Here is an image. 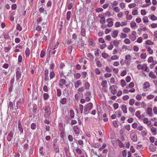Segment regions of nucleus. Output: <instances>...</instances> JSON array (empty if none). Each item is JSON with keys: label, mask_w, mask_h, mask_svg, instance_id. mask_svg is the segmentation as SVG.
<instances>
[{"label": "nucleus", "mask_w": 157, "mask_h": 157, "mask_svg": "<svg viewBox=\"0 0 157 157\" xmlns=\"http://www.w3.org/2000/svg\"><path fill=\"white\" fill-rule=\"evenodd\" d=\"M14 134V132L13 131H11L9 133L8 135L7 140L8 141H10L12 139Z\"/></svg>", "instance_id": "9b49d317"}, {"label": "nucleus", "mask_w": 157, "mask_h": 157, "mask_svg": "<svg viewBox=\"0 0 157 157\" xmlns=\"http://www.w3.org/2000/svg\"><path fill=\"white\" fill-rule=\"evenodd\" d=\"M118 34V31L117 30H115L113 31L112 33H111V36H112L114 38H115L116 37Z\"/></svg>", "instance_id": "a878e982"}, {"label": "nucleus", "mask_w": 157, "mask_h": 157, "mask_svg": "<svg viewBox=\"0 0 157 157\" xmlns=\"http://www.w3.org/2000/svg\"><path fill=\"white\" fill-rule=\"evenodd\" d=\"M147 56V55L146 53H141L140 57V58L143 59H145Z\"/></svg>", "instance_id": "37998d69"}, {"label": "nucleus", "mask_w": 157, "mask_h": 157, "mask_svg": "<svg viewBox=\"0 0 157 157\" xmlns=\"http://www.w3.org/2000/svg\"><path fill=\"white\" fill-rule=\"evenodd\" d=\"M124 43L127 44H129L131 43L130 40L128 38H126L124 40Z\"/></svg>", "instance_id": "a19ab883"}, {"label": "nucleus", "mask_w": 157, "mask_h": 157, "mask_svg": "<svg viewBox=\"0 0 157 157\" xmlns=\"http://www.w3.org/2000/svg\"><path fill=\"white\" fill-rule=\"evenodd\" d=\"M149 76L152 79H155L156 78V76L152 71H151L149 74Z\"/></svg>", "instance_id": "412c9836"}, {"label": "nucleus", "mask_w": 157, "mask_h": 157, "mask_svg": "<svg viewBox=\"0 0 157 157\" xmlns=\"http://www.w3.org/2000/svg\"><path fill=\"white\" fill-rule=\"evenodd\" d=\"M81 74L79 73H77L74 75V76L76 79L79 78L81 77Z\"/></svg>", "instance_id": "72a5a7b5"}, {"label": "nucleus", "mask_w": 157, "mask_h": 157, "mask_svg": "<svg viewBox=\"0 0 157 157\" xmlns=\"http://www.w3.org/2000/svg\"><path fill=\"white\" fill-rule=\"evenodd\" d=\"M146 113L147 115H148L152 117L153 115V113L152 108L150 107L147 108L146 110Z\"/></svg>", "instance_id": "9d476101"}, {"label": "nucleus", "mask_w": 157, "mask_h": 157, "mask_svg": "<svg viewBox=\"0 0 157 157\" xmlns=\"http://www.w3.org/2000/svg\"><path fill=\"white\" fill-rule=\"evenodd\" d=\"M121 84L122 87H124L126 85V83L124 80L122 79L121 80Z\"/></svg>", "instance_id": "bf43d9fd"}, {"label": "nucleus", "mask_w": 157, "mask_h": 157, "mask_svg": "<svg viewBox=\"0 0 157 157\" xmlns=\"http://www.w3.org/2000/svg\"><path fill=\"white\" fill-rule=\"evenodd\" d=\"M113 19L111 18H109L106 19V21L108 23L107 26L108 27H112L113 24V22L112 21Z\"/></svg>", "instance_id": "423d86ee"}, {"label": "nucleus", "mask_w": 157, "mask_h": 157, "mask_svg": "<svg viewBox=\"0 0 157 157\" xmlns=\"http://www.w3.org/2000/svg\"><path fill=\"white\" fill-rule=\"evenodd\" d=\"M130 31V29L129 28L127 27H125L123 29V31L126 33H127L129 32Z\"/></svg>", "instance_id": "4c0bfd02"}, {"label": "nucleus", "mask_w": 157, "mask_h": 157, "mask_svg": "<svg viewBox=\"0 0 157 157\" xmlns=\"http://www.w3.org/2000/svg\"><path fill=\"white\" fill-rule=\"evenodd\" d=\"M136 116L139 119L141 118V117L140 115V112L139 111H137L135 113Z\"/></svg>", "instance_id": "c85d7f7f"}, {"label": "nucleus", "mask_w": 157, "mask_h": 157, "mask_svg": "<svg viewBox=\"0 0 157 157\" xmlns=\"http://www.w3.org/2000/svg\"><path fill=\"white\" fill-rule=\"evenodd\" d=\"M113 126L116 128L118 127L117 122L116 121H114L113 123Z\"/></svg>", "instance_id": "774afa93"}, {"label": "nucleus", "mask_w": 157, "mask_h": 157, "mask_svg": "<svg viewBox=\"0 0 157 157\" xmlns=\"http://www.w3.org/2000/svg\"><path fill=\"white\" fill-rule=\"evenodd\" d=\"M125 62L127 64L129 65L132 58L131 56L129 54H127L125 56Z\"/></svg>", "instance_id": "39448f33"}, {"label": "nucleus", "mask_w": 157, "mask_h": 157, "mask_svg": "<svg viewBox=\"0 0 157 157\" xmlns=\"http://www.w3.org/2000/svg\"><path fill=\"white\" fill-rule=\"evenodd\" d=\"M100 51L99 49H97L96 51H95L94 55L96 56H99Z\"/></svg>", "instance_id": "864d4df0"}, {"label": "nucleus", "mask_w": 157, "mask_h": 157, "mask_svg": "<svg viewBox=\"0 0 157 157\" xmlns=\"http://www.w3.org/2000/svg\"><path fill=\"white\" fill-rule=\"evenodd\" d=\"M18 128L19 130L21 132L20 134H21L22 133L23 134V130L22 128V125L20 122H19L18 124Z\"/></svg>", "instance_id": "6ab92c4d"}, {"label": "nucleus", "mask_w": 157, "mask_h": 157, "mask_svg": "<svg viewBox=\"0 0 157 157\" xmlns=\"http://www.w3.org/2000/svg\"><path fill=\"white\" fill-rule=\"evenodd\" d=\"M113 88H115V86L114 85L111 86L109 88V90L112 94H115L117 93V91L115 89H113Z\"/></svg>", "instance_id": "f8f14e48"}, {"label": "nucleus", "mask_w": 157, "mask_h": 157, "mask_svg": "<svg viewBox=\"0 0 157 157\" xmlns=\"http://www.w3.org/2000/svg\"><path fill=\"white\" fill-rule=\"evenodd\" d=\"M145 48H146L147 52L150 54H152L153 52V50L151 49L150 46H145Z\"/></svg>", "instance_id": "f3484780"}, {"label": "nucleus", "mask_w": 157, "mask_h": 157, "mask_svg": "<svg viewBox=\"0 0 157 157\" xmlns=\"http://www.w3.org/2000/svg\"><path fill=\"white\" fill-rule=\"evenodd\" d=\"M23 105V101L22 99H20L17 102V107L19 108L21 105Z\"/></svg>", "instance_id": "a211bd4d"}, {"label": "nucleus", "mask_w": 157, "mask_h": 157, "mask_svg": "<svg viewBox=\"0 0 157 157\" xmlns=\"http://www.w3.org/2000/svg\"><path fill=\"white\" fill-rule=\"evenodd\" d=\"M130 25L131 27L132 28H134L136 26V24L134 21H132L130 23Z\"/></svg>", "instance_id": "79ce46f5"}, {"label": "nucleus", "mask_w": 157, "mask_h": 157, "mask_svg": "<svg viewBox=\"0 0 157 157\" xmlns=\"http://www.w3.org/2000/svg\"><path fill=\"white\" fill-rule=\"evenodd\" d=\"M136 6V4L135 3H132L129 4L128 7L129 8L131 9L132 8L135 7Z\"/></svg>", "instance_id": "a18cd8bd"}, {"label": "nucleus", "mask_w": 157, "mask_h": 157, "mask_svg": "<svg viewBox=\"0 0 157 157\" xmlns=\"http://www.w3.org/2000/svg\"><path fill=\"white\" fill-rule=\"evenodd\" d=\"M135 103V100L133 99H131L129 100V104L131 105H133Z\"/></svg>", "instance_id": "052dcab7"}, {"label": "nucleus", "mask_w": 157, "mask_h": 157, "mask_svg": "<svg viewBox=\"0 0 157 157\" xmlns=\"http://www.w3.org/2000/svg\"><path fill=\"white\" fill-rule=\"evenodd\" d=\"M150 18L152 21H156L157 20V17L154 15H152L150 16Z\"/></svg>", "instance_id": "c9c22d12"}, {"label": "nucleus", "mask_w": 157, "mask_h": 157, "mask_svg": "<svg viewBox=\"0 0 157 157\" xmlns=\"http://www.w3.org/2000/svg\"><path fill=\"white\" fill-rule=\"evenodd\" d=\"M136 32L133 31L132 32L131 34L129 36V38L132 41H133L136 40Z\"/></svg>", "instance_id": "20e7f679"}, {"label": "nucleus", "mask_w": 157, "mask_h": 157, "mask_svg": "<svg viewBox=\"0 0 157 157\" xmlns=\"http://www.w3.org/2000/svg\"><path fill=\"white\" fill-rule=\"evenodd\" d=\"M8 109L11 110H12L14 109L13 104L12 102L10 101L8 105Z\"/></svg>", "instance_id": "393cba45"}, {"label": "nucleus", "mask_w": 157, "mask_h": 157, "mask_svg": "<svg viewBox=\"0 0 157 157\" xmlns=\"http://www.w3.org/2000/svg\"><path fill=\"white\" fill-rule=\"evenodd\" d=\"M137 68L138 70H144L146 72H148L149 69L147 65L144 63L143 64H139L137 65Z\"/></svg>", "instance_id": "f257e3e1"}, {"label": "nucleus", "mask_w": 157, "mask_h": 157, "mask_svg": "<svg viewBox=\"0 0 157 157\" xmlns=\"http://www.w3.org/2000/svg\"><path fill=\"white\" fill-rule=\"evenodd\" d=\"M138 14V13L137 10H133L132 12V14L133 15H137Z\"/></svg>", "instance_id": "13d9d810"}, {"label": "nucleus", "mask_w": 157, "mask_h": 157, "mask_svg": "<svg viewBox=\"0 0 157 157\" xmlns=\"http://www.w3.org/2000/svg\"><path fill=\"white\" fill-rule=\"evenodd\" d=\"M106 147V144L105 143H103V145L99 149V151H101L103 149L105 148Z\"/></svg>", "instance_id": "69168bd1"}, {"label": "nucleus", "mask_w": 157, "mask_h": 157, "mask_svg": "<svg viewBox=\"0 0 157 157\" xmlns=\"http://www.w3.org/2000/svg\"><path fill=\"white\" fill-rule=\"evenodd\" d=\"M57 95L59 97L61 94V91L60 89H58L56 90Z\"/></svg>", "instance_id": "338daca9"}, {"label": "nucleus", "mask_w": 157, "mask_h": 157, "mask_svg": "<svg viewBox=\"0 0 157 157\" xmlns=\"http://www.w3.org/2000/svg\"><path fill=\"white\" fill-rule=\"evenodd\" d=\"M93 105L92 103H89L85 106L84 111L86 112L90 111L93 108Z\"/></svg>", "instance_id": "f03ea898"}, {"label": "nucleus", "mask_w": 157, "mask_h": 157, "mask_svg": "<svg viewBox=\"0 0 157 157\" xmlns=\"http://www.w3.org/2000/svg\"><path fill=\"white\" fill-rule=\"evenodd\" d=\"M66 83L65 80L63 79H61L59 82V85L61 88H63L64 85Z\"/></svg>", "instance_id": "0eeeda50"}, {"label": "nucleus", "mask_w": 157, "mask_h": 157, "mask_svg": "<svg viewBox=\"0 0 157 157\" xmlns=\"http://www.w3.org/2000/svg\"><path fill=\"white\" fill-rule=\"evenodd\" d=\"M143 22L145 23H148L149 21L148 17L147 16H145L143 18Z\"/></svg>", "instance_id": "f704fd0d"}, {"label": "nucleus", "mask_w": 157, "mask_h": 157, "mask_svg": "<svg viewBox=\"0 0 157 157\" xmlns=\"http://www.w3.org/2000/svg\"><path fill=\"white\" fill-rule=\"evenodd\" d=\"M101 56L104 58L106 59L108 57V55L105 53L103 52L101 54Z\"/></svg>", "instance_id": "680f3d73"}, {"label": "nucleus", "mask_w": 157, "mask_h": 157, "mask_svg": "<svg viewBox=\"0 0 157 157\" xmlns=\"http://www.w3.org/2000/svg\"><path fill=\"white\" fill-rule=\"evenodd\" d=\"M121 108L122 111L124 113H127V109L126 108V106L125 105H122Z\"/></svg>", "instance_id": "7c9ffc66"}, {"label": "nucleus", "mask_w": 157, "mask_h": 157, "mask_svg": "<svg viewBox=\"0 0 157 157\" xmlns=\"http://www.w3.org/2000/svg\"><path fill=\"white\" fill-rule=\"evenodd\" d=\"M111 58L112 60H115L118 59L119 58V57L117 55H114L112 56Z\"/></svg>", "instance_id": "603ef678"}, {"label": "nucleus", "mask_w": 157, "mask_h": 157, "mask_svg": "<svg viewBox=\"0 0 157 157\" xmlns=\"http://www.w3.org/2000/svg\"><path fill=\"white\" fill-rule=\"evenodd\" d=\"M151 131L152 133H153V135H155L156 134L157 129L154 127H151Z\"/></svg>", "instance_id": "bb28decb"}, {"label": "nucleus", "mask_w": 157, "mask_h": 157, "mask_svg": "<svg viewBox=\"0 0 157 157\" xmlns=\"http://www.w3.org/2000/svg\"><path fill=\"white\" fill-rule=\"evenodd\" d=\"M82 82L80 80H78L75 82V88H78L79 86L81 85Z\"/></svg>", "instance_id": "4468645a"}, {"label": "nucleus", "mask_w": 157, "mask_h": 157, "mask_svg": "<svg viewBox=\"0 0 157 157\" xmlns=\"http://www.w3.org/2000/svg\"><path fill=\"white\" fill-rule=\"evenodd\" d=\"M149 148L150 150L152 152L154 151L155 150V147L153 144H151L149 146Z\"/></svg>", "instance_id": "5701e85b"}, {"label": "nucleus", "mask_w": 157, "mask_h": 157, "mask_svg": "<svg viewBox=\"0 0 157 157\" xmlns=\"http://www.w3.org/2000/svg\"><path fill=\"white\" fill-rule=\"evenodd\" d=\"M97 108V110L99 113H101V109L100 106L98 105H96Z\"/></svg>", "instance_id": "e2e57ef3"}, {"label": "nucleus", "mask_w": 157, "mask_h": 157, "mask_svg": "<svg viewBox=\"0 0 157 157\" xmlns=\"http://www.w3.org/2000/svg\"><path fill=\"white\" fill-rule=\"evenodd\" d=\"M90 86L89 83L88 82H86L85 85V89L88 90L89 89Z\"/></svg>", "instance_id": "58836bf2"}, {"label": "nucleus", "mask_w": 157, "mask_h": 157, "mask_svg": "<svg viewBox=\"0 0 157 157\" xmlns=\"http://www.w3.org/2000/svg\"><path fill=\"white\" fill-rule=\"evenodd\" d=\"M59 43L57 42V45H55L54 47V48L52 49H51V46H50L48 48V50H49V51H52V54H54L56 53V50H55V49L57 48V46L59 44Z\"/></svg>", "instance_id": "1a4fd4ad"}, {"label": "nucleus", "mask_w": 157, "mask_h": 157, "mask_svg": "<svg viewBox=\"0 0 157 157\" xmlns=\"http://www.w3.org/2000/svg\"><path fill=\"white\" fill-rule=\"evenodd\" d=\"M96 64L97 66L98 67H100L102 66V65L100 61H97L96 62Z\"/></svg>", "instance_id": "3c124183"}, {"label": "nucleus", "mask_w": 157, "mask_h": 157, "mask_svg": "<svg viewBox=\"0 0 157 157\" xmlns=\"http://www.w3.org/2000/svg\"><path fill=\"white\" fill-rule=\"evenodd\" d=\"M113 45L116 47L118 46L120 44V43L116 40H114L113 42Z\"/></svg>", "instance_id": "09e8293b"}, {"label": "nucleus", "mask_w": 157, "mask_h": 157, "mask_svg": "<svg viewBox=\"0 0 157 157\" xmlns=\"http://www.w3.org/2000/svg\"><path fill=\"white\" fill-rule=\"evenodd\" d=\"M71 15V12L70 11H68L67 12L66 14V18L67 21H69L70 20Z\"/></svg>", "instance_id": "cd10ccee"}, {"label": "nucleus", "mask_w": 157, "mask_h": 157, "mask_svg": "<svg viewBox=\"0 0 157 157\" xmlns=\"http://www.w3.org/2000/svg\"><path fill=\"white\" fill-rule=\"evenodd\" d=\"M107 85V81L105 80L103 81L101 83V85L103 87H105Z\"/></svg>", "instance_id": "5fc2aeb1"}, {"label": "nucleus", "mask_w": 157, "mask_h": 157, "mask_svg": "<svg viewBox=\"0 0 157 157\" xmlns=\"http://www.w3.org/2000/svg\"><path fill=\"white\" fill-rule=\"evenodd\" d=\"M83 106L82 105L79 104L78 107L79 110L77 109H76L77 113H78V112H80L81 113H83Z\"/></svg>", "instance_id": "dca6fc26"}, {"label": "nucleus", "mask_w": 157, "mask_h": 157, "mask_svg": "<svg viewBox=\"0 0 157 157\" xmlns=\"http://www.w3.org/2000/svg\"><path fill=\"white\" fill-rule=\"evenodd\" d=\"M94 71L97 75H99L101 74V71L98 68H96L94 69Z\"/></svg>", "instance_id": "8fccbe9b"}, {"label": "nucleus", "mask_w": 157, "mask_h": 157, "mask_svg": "<svg viewBox=\"0 0 157 157\" xmlns=\"http://www.w3.org/2000/svg\"><path fill=\"white\" fill-rule=\"evenodd\" d=\"M74 5V3L73 2H70L69 4H68V9L70 10H71L72 6H73Z\"/></svg>", "instance_id": "49530a36"}, {"label": "nucleus", "mask_w": 157, "mask_h": 157, "mask_svg": "<svg viewBox=\"0 0 157 157\" xmlns=\"http://www.w3.org/2000/svg\"><path fill=\"white\" fill-rule=\"evenodd\" d=\"M149 26L153 28H156L157 27V23H152L150 24Z\"/></svg>", "instance_id": "ea45409f"}, {"label": "nucleus", "mask_w": 157, "mask_h": 157, "mask_svg": "<svg viewBox=\"0 0 157 157\" xmlns=\"http://www.w3.org/2000/svg\"><path fill=\"white\" fill-rule=\"evenodd\" d=\"M146 44L147 45H151L153 44L154 43L150 40H148L146 41Z\"/></svg>", "instance_id": "6e6d98bb"}, {"label": "nucleus", "mask_w": 157, "mask_h": 157, "mask_svg": "<svg viewBox=\"0 0 157 157\" xmlns=\"http://www.w3.org/2000/svg\"><path fill=\"white\" fill-rule=\"evenodd\" d=\"M16 79L18 80L21 77V72L19 71H16Z\"/></svg>", "instance_id": "4be33fe9"}, {"label": "nucleus", "mask_w": 157, "mask_h": 157, "mask_svg": "<svg viewBox=\"0 0 157 157\" xmlns=\"http://www.w3.org/2000/svg\"><path fill=\"white\" fill-rule=\"evenodd\" d=\"M43 98L45 100H47L49 98V96L47 93H44L43 95Z\"/></svg>", "instance_id": "e433bc0d"}, {"label": "nucleus", "mask_w": 157, "mask_h": 157, "mask_svg": "<svg viewBox=\"0 0 157 157\" xmlns=\"http://www.w3.org/2000/svg\"><path fill=\"white\" fill-rule=\"evenodd\" d=\"M67 99L65 98H63L61 99L60 101V103L63 105L66 103Z\"/></svg>", "instance_id": "b1692460"}, {"label": "nucleus", "mask_w": 157, "mask_h": 157, "mask_svg": "<svg viewBox=\"0 0 157 157\" xmlns=\"http://www.w3.org/2000/svg\"><path fill=\"white\" fill-rule=\"evenodd\" d=\"M134 82H131L128 86H127L126 88L127 89H129V88H132L134 87Z\"/></svg>", "instance_id": "473e14b6"}, {"label": "nucleus", "mask_w": 157, "mask_h": 157, "mask_svg": "<svg viewBox=\"0 0 157 157\" xmlns=\"http://www.w3.org/2000/svg\"><path fill=\"white\" fill-rule=\"evenodd\" d=\"M45 115L48 116L50 114L51 111L50 108L49 106L46 107L45 108Z\"/></svg>", "instance_id": "2eb2a0df"}, {"label": "nucleus", "mask_w": 157, "mask_h": 157, "mask_svg": "<svg viewBox=\"0 0 157 157\" xmlns=\"http://www.w3.org/2000/svg\"><path fill=\"white\" fill-rule=\"evenodd\" d=\"M25 54L27 57H29L30 55V49L29 48H27L25 51Z\"/></svg>", "instance_id": "2f4dec72"}, {"label": "nucleus", "mask_w": 157, "mask_h": 157, "mask_svg": "<svg viewBox=\"0 0 157 157\" xmlns=\"http://www.w3.org/2000/svg\"><path fill=\"white\" fill-rule=\"evenodd\" d=\"M130 138L134 142L137 141V137L136 134L134 132H132L130 135Z\"/></svg>", "instance_id": "7ed1b4c3"}, {"label": "nucleus", "mask_w": 157, "mask_h": 157, "mask_svg": "<svg viewBox=\"0 0 157 157\" xmlns=\"http://www.w3.org/2000/svg\"><path fill=\"white\" fill-rule=\"evenodd\" d=\"M82 74L84 78H86L87 75V73L86 71L82 72Z\"/></svg>", "instance_id": "0e129e2a"}, {"label": "nucleus", "mask_w": 157, "mask_h": 157, "mask_svg": "<svg viewBox=\"0 0 157 157\" xmlns=\"http://www.w3.org/2000/svg\"><path fill=\"white\" fill-rule=\"evenodd\" d=\"M81 35L83 36H85L86 35V30L84 28L81 29Z\"/></svg>", "instance_id": "4d7b16f0"}, {"label": "nucleus", "mask_w": 157, "mask_h": 157, "mask_svg": "<svg viewBox=\"0 0 157 157\" xmlns=\"http://www.w3.org/2000/svg\"><path fill=\"white\" fill-rule=\"evenodd\" d=\"M87 56L90 58V59L92 61L94 59V55L90 53L88 54Z\"/></svg>", "instance_id": "de8ad7c7"}, {"label": "nucleus", "mask_w": 157, "mask_h": 157, "mask_svg": "<svg viewBox=\"0 0 157 157\" xmlns=\"http://www.w3.org/2000/svg\"><path fill=\"white\" fill-rule=\"evenodd\" d=\"M88 42L90 46H91L93 47H94L95 46V41L91 38H89Z\"/></svg>", "instance_id": "ddd939ff"}, {"label": "nucleus", "mask_w": 157, "mask_h": 157, "mask_svg": "<svg viewBox=\"0 0 157 157\" xmlns=\"http://www.w3.org/2000/svg\"><path fill=\"white\" fill-rule=\"evenodd\" d=\"M73 130L75 134L78 136L80 133V129L77 125H75L73 127Z\"/></svg>", "instance_id": "6e6552de"}, {"label": "nucleus", "mask_w": 157, "mask_h": 157, "mask_svg": "<svg viewBox=\"0 0 157 157\" xmlns=\"http://www.w3.org/2000/svg\"><path fill=\"white\" fill-rule=\"evenodd\" d=\"M150 86L149 83L146 82H145L143 85V88L144 89H148Z\"/></svg>", "instance_id": "aec40b11"}, {"label": "nucleus", "mask_w": 157, "mask_h": 157, "mask_svg": "<svg viewBox=\"0 0 157 157\" xmlns=\"http://www.w3.org/2000/svg\"><path fill=\"white\" fill-rule=\"evenodd\" d=\"M55 76L54 72L53 71H51L50 73V79H52Z\"/></svg>", "instance_id": "c03bdc74"}, {"label": "nucleus", "mask_w": 157, "mask_h": 157, "mask_svg": "<svg viewBox=\"0 0 157 157\" xmlns=\"http://www.w3.org/2000/svg\"><path fill=\"white\" fill-rule=\"evenodd\" d=\"M100 22L101 24H104L105 22V18L104 17H101Z\"/></svg>", "instance_id": "c756f323"}]
</instances>
